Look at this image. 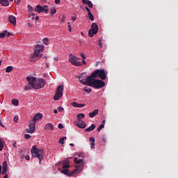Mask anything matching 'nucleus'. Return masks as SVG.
<instances>
[{"label":"nucleus","instance_id":"f257e3e1","mask_svg":"<svg viewBox=\"0 0 178 178\" xmlns=\"http://www.w3.org/2000/svg\"><path fill=\"white\" fill-rule=\"evenodd\" d=\"M88 87H92L97 90H99V88H102V87L105 86V82H104V81L95 79V78L92 76H89V78H88Z\"/></svg>","mask_w":178,"mask_h":178},{"label":"nucleus","instance_id":"f03ea898","mask_svg":"<svg viewBox=\"0 0 178 178\" xmlns=\"http://www.w3.org/2000/svg\"><path fill=\"white\" fill-rule=\"evenodd\" d=\"M31 154L33 158H38L39 159V163L41 165V161L44 159L45 154H44V149H38L36 146H33L31 149Z\"/></svg>","mask_w":178,"mask_h":178},{"label":"nucleus","instance_id":"7ed1b4c3","mask_svg":"<svg viewBox=\"0 0 178 178\" xmlns=\"http://www.w3.org/2000/svg\"><path fill=\"white\" fill-rule=\"evenodd\" d=\"M89 76L95 79L99 77L101 80H106V73L105 72V70H96L91 74V75H89Z\"/></svg>","mask_w":178,"mask_h":178},{"label":"nucleus","instance_id":"20e7f679","mask_svg":"<svg viewBox=\"0 0 178 178\" xmlns=\"http://www.w3.org/2000/svg\"><path fill=\"white\" fill-rule=\"evenodd\" d=\"M47 84V81L43 79H36L35 84L33 86L34 90H40V88H44L45 85Z\"/></svg>","mask_w":178,"mask_h":178},{"label":"nucleus","instance_id":"39448f33","mask_svg":"<svg viewBox=\"0 0 178 178\" xmlns=\"http://www.w3.org/2000/svg\"><path fill=\"white\" fill-rule=\"evenodd\" d=\"M63 85H60L58 86L56 94L54 97V101H59L60 98H62V95H63Z\"/></svg>","mask_w":178,"mask_h":178},{"label":"nucleus","instance_id":"423d86ee","mask_svg":"<svg viewBox=\"0 0 178 178\" xmlns=\"http://www.w3.org/2000/svg\"><path fill=\"white\" fill-rule=\"evenodd\" d=\"M42 51H44V45L37 44L33 56V58H41V56H42V54H40V52H42Z\"/></svg>","mask_w":178,"mask_h":178},{"label":"nucleus","instance_id":"0eeeda50","mask_svg":"<svg viewBox=\"0 0 178 178\" xmlns=\"http://www.w3.org/2000/svg\"><path fill=\"white\" fill-rule=\"evenodd\" d=\"M77 58L72 54L70 55L69 62L74 66H83V63L77 61Z\"/></svg>","mask_w":178,"mask_h":178},{"label":"nucleus","instance_id":"6e6552de","mask_svg":"<svg viewBox=\"0 0 178 178\" xmlns=\"http://www.w3.org/2000/svg\"><path fill=\"white\" fill-rule=\"evenodd\" d=\"M76 169L72 170V172H68V175L67 176L69 177H70L71 176H73V175L76 174V173H79V172H81L83 168H84V165L83 164H79L78 165L76 166Z\"/></svg>","mask_w":178,"mask_h":178},{"label":"nucleus","instance_id":"1a4fd4ad","mask_svg":"<svg viewBox=\"0 0 178 178\" xmlns=\"http://www.w3.org/2000/svg\"><path fill=\"white\" fill-rule=\"evenodd\" d=\"M29 129H27V133H31V134H33L34 131H35V122H33V120L29 121Z\"/></svg>","mask_w":178,"mask_h":178},{"label":"nucleus","instance_id":"9d476101","mask_svg":"<svg viewBox=\"0 0 178 178\" xmlns=\"http://www.w3.org/2000/svg\"><path fill=\"white\" fill-rule=\"evenodd\" d=\"M63 163V169H67V168H70V162L67 160H64L63 161H60L58 163V165H62Z\"/></svg>","mask_w":178,"mask_h":178},{"label":"nucleus","instance_id":"9b49d317","mask_svg":"<svg viewBox=\"0 0 178 178\" xmlns=\"http://www.w3.org/2000/svg\"><path fill=\"white\" fill-rule=\"evenodd\" d=\"M27 81H29V84L32 86L34 88V85L35 84V81L37 80V78L34 76H28L26 78Z\"/></svg>","mask_w":178,"mask_h":178},{"label":"nucleus","instance_id":"f8f14e48","mask_svg":"<svg viewBox=\"0 0 178 178\" xmlns=\"http://www.w3.org/2000/svg\"><path fill=\"white\" fill-rule=\"evenodd\" d=\"M75 124L76 126H77V127H79L80 129H86V126H87V124H86V122L83 120L75 122Z\"/></svg>","mask_w":178,"mask_h":178},{"label":"nucleus","instance_id":"ddd939ff","mask_svg":"<svg viewBox=\"0 0 178 178\" xmlns=\"http://www.w3.org/2000/svg\"><path fill=\"white\" fill-rule=\"evenodd\" d=\"M41 119H42V113H38L35 115L32 120L36 123L38 120H41Z\"/></svg>","mask_w":178,"mask_h":178},{"label":"nucleus","instance_id":"4468645a","mask_svg":"<svg viewBox=\"0 0 178 178\" xmlns=\"http://www.w3.org/2000/svg\"><path fill=\"white\" fill-rule=\"evenodd\" d=\"M8 22L11 23V24H13L14 26H16V17L13 15H10L8 17Z\"/></svg>","mask_w":178,"mask_h":178},{"label":"nucleus","instance_id":"2eb2a0df","mask_svg":"<svg viewBox=\"0 0 178 178\" xmlns=\"http://www.w3.org/2000/svg\"><path fill=\"white\" fill-rule=\"evenodd\" d=\"M6 172H8V162L4 161L3 163V170H2V175H6Z\"/></svg>","mask_w":178,"mask_h":178},{"label":"nucleus","instance_id":"dca6fc26","mask_svg":"<svg viewBox=\"0 0 178 178\" xmlns=\"http://www.w3.org/2000/svg\"><path fill=\"white\" fill-rule=\"evenodd\" d=\"M72 106L74 108H84L86 106V104H79L77 102H72Z\"/></svg>","mask_w":178,"mask_h":178},{"label":"nucleus","instance_id":"f3484780","mask_svg":"<svg viewBox=\"0 0 178 178\" xmlns=\"http://www.w3.org/2000/svg\"><path fill=\"white\" fill-rule=\"evenodd\" d=\"M90 30L95 31V33H98V25L95 22H92L91 25Z\"/></svg>","mask_w":178,"mask_h":178},{"label":"nucleus","instance_id":"a211bd4d","mask_svg":"<svg viewBox=\"0 0 178 178\" xmlns=\"http://www.w3.org/2000/svg\"><path fill=\"white\" fill-rule=\"evenodd\" d=\"M35 11H36L38 13H42V12H44V7L41 6V5H38L35 9Z\"/></svg>","mask_w":178,"mask_h":178},{"label":"nucleus","instance_id":"6ab92c4d","mask_svg":"<svg viewBox=\"0 0 178 178\" xmlns=\"http://www.w3.org/2000/svg\"><path fill=\"white\" fill-rule=\"evenodd\" d=\"M88 79H90V76H88L86 78V79H81V80H79V83H81L83 86H88Z\"/></svg>","mask_w":178,"mask_h":178},{"label":"nucleus","instance_id":"aec40b11","mask_svg":"<svg viewBox=\"0 0 178 178\" xmlns=\"http://www.w3.org/2000/svg\"><path fill=\"white\" fill-rule=\"evenodd\" d=\"M45 130H54V124L48 123L44 126Z\"/></svg>","mask_w":178,"mask_h":178},{"label":"nucleus","instance_id":"412c9836","mask_svg":"<svg viewBox=\"0 0 178 178\" xmlns=\"http://www.w3.org/2000/svg\"><path fill=\"white\" fill-rule=\"evenodd\" d=\"M0 3L2 6H9L8 0H0Z\"/></svg>","mask_w":178,"mask_h":178},{"label":"nucleus","instance_id":"4be33fe9","mask_svg":"<svg viewBox=\"0 0 178 178\" xmlns=\"http://www.w3.org/2000/svg\"><path fill=\"white\" fill-rule=\"evenodd\" d=\"M99 110L95 109L92 113H89L90 118H94L96 115H98Z\"/></svg>","mask_w":178,"mask_h":178},{"label":"nucleus","instance_id":"5701e85b","mask_svg":"<svg viewBox=\"0 0 178 178\" xmlns=\"http://www.w3.org/2000/svg\"><path fill=\"white\" fill-rule=\"evenodd\" d=\"M58 170H60V172L61 173H63V175H69V169L67 168H64V170H62L61 168H58Z\"/></svg>","mask_w":178,"mask_h":178},{"label":"nucleus","instance_id":"b1692460","mask_svg":"<svg viewBox=\"0 0 178 178\" xmlns=\"http://www.w3.org/2000/svg\"><path fill=\"white\" fill-rule=\"evenodd\" d=\"M85 116L86 115H84V113H79L78 114L76 119L79 122H80L82 121L81 119H84Z\"/></svg>","mask_w":178,"mask_h":178},{"label":"nucleus","instance_id":"393cba45","mask_svg":"<svg viewBox=\"0 0 178 178\" xmlns=\"http://www.w3.org/2000/svg\"><path fill=\"white\" fill-rule=\"evenodd\" d=\"M95 129V124H92L88 128L85 129V131H92Z\"/></svg>","mask_w":178,"mask_h":178},{"label":"nucleus","instance_id":"a878e982","mask_svg":"<svg viewBox=\"0 0 178 178\" xmlns=\"http://www.w3.org/2000/svg\"><path fill=\"white\" fill-rule=\"evenodd\" d=\"M97 32H95V31H92V30L90 29L88 31V35H89V37L92 38V37H94V35H95V34H97Z\"/></svg>","mask_w":178,"mask_h":178},{"label":"nucleus","instance_id":"bb28decb","mask_svg":"<svg viewBox=\"0 0 178 178\" xmlns=\"http://www.w3.org/2000/svg\"><path fill=\"white\" fill-rule=\"evenodd\" d=\"M83 161H84L81 159L78 160L77 157L74 159V163H76V164L81 163V165H83Z\"/></svg>","mask_w":178,"mask_h":178},{"label":"nucleus","instance_id":"cd10ccee","mask_svg":"<svg viewBox=\"0 0 178 178\" xmlns=\"http://www.w3.org/2000/svg\"><path fill=\"white\" fill-rule=\"evenodd\" d=\"M11 102L15 106H17L19 105V101L16 99H13Z\"/></svg>","mask_w":178,"mask_h":178},{"label":"nucleus","instance_id":"c85d7f7f","mask_svg":"<svg viewBox=\"0 0 178 178\" xmlns=\"http://www.w3.org/2000/svg\"><path fill=\"white\" fill-rule=\"evenodd\" d=\"M31 88H34L32 85H30L29 83L25 86L24 90L25 91H29V90H31Z\"/></svg>","mask_w":178,"mask_h":178},{"label":"nucleus","instance_id":"c756f323","mask_svg":"<svg viewBox=\"0 0 178 178\" xmlns=\"http://www.w3.org/2000/svg\"><path fill=\"white\" fill-rule=\"evenodd\" d=\"M83 91H85V92H91V91H92V89H91L90 88H88L87 86L83 88Z\"/></svg>","mask_w":178,"mask_h":178},{"label":"nucleus","instance_id":"7c9ffc66","mask_svg":"<svg viewBox=\"0 0 178 178\" xmlns=\"http://www.w3.org/2000/svg\"><path fill=\"white\" fill-rule=\"evenodd\" d=\"M13 67H12V66H8V67H7L6 69V73H10V72L13 71Z\"/></svg>","mask_w":178,"mask_h":178},{"label":"nucleus","instance_id":"2f4dec72","mask_svg":"<svg viewBox=\"0 0 178 178\" xmlns=\"http://www.w3.org/2000/svg\"><path fill=\"white\" fill-rule=\"evenodd\" d=\"M3 149V140L0 138V151Z\"/></svg>","mask_w":178,"mask_h":178},{"label":"nucleus","instance_id":"473e14b6","mask_svg":"<svg viewBox=\"0 0 178 178\" xmlns=\"http://www.w3.org/2000/svg\"><path fill=\"white\" fill-rule=\"evenodd\" d=\"M43 12L47 15L48 12H49V10L48 9V6H44L43 7Z\"/></svg>","mask_w":178,"mask_h":178},{"label":"nucleus","instance_id":"72a5a7b5","mask_svg":"<svg viewBox=\"0 0 178 178\" xmlns=\"http://www.w3.org/2000/svg\"><path fill=\"white\" fill-rule=\"evenodd\" d=\"M50 13L51 15H55L56 13V8L55 7L51 8Z\"/></svg>","mask_w":178,"mask_h":178},{"label":"nucleus","instance_id":"f704fd0d","mask_svg":"<svg viewBox=\"0 0 178 178\" xmlns=\"http://www.w3.org/2000/svg\"><path fill=\"white\" fill-rule=\"evenodd\" d=\"M88 16L89 17V19L91 20V22H94V15H92V13H89Z\"/></svg>","mask_w":178,"mask_h":178},{"label":"nucleus","instance_id":"c9c22d12","mask_svg":"<svg viewBox=\"0 0 178 178\" xmlns=\"http://www.w3.org/2000/svg\"><path fill=\"white\" fill-rule=\"evenodd\" d=\"M105 127V124L104 123H102L101 125H99V127L97 128V131H101V130H102V129H104Z\"/></svg>","mask_w":178,"mask_h":178},{"label":"nucleus","instance_id":"e433bc0d","mask_svg":"<svg viewBox=\"0 0 178 178\" xmlns=\"http://www.w3.org/2000/svg\"><path fill=\"white\" fill-rule=\"evenodd\" d=\"M29 17L32 19L34 20L35 17V14L34 13H29Z\"/></svg>","mask_w":178,"mask_h":178},{"label":"nucleus","instance_id":"4c0bfd02","mask_svg":"<svg viewBox=\"0 0 178 178\" xmlns=\"http://www.w3.org/2000/svg\"><path fill=\"white\" fill-rule=\"evenodd\" d=\"M6 31H4L3 32L0 33V38H3L5 35H6Z\"/></svg>","mask_w":178,"mask_h":178},{"label":"nucleus","instance_id":"58836bf2","mask_svg":"<svg viewBox=\"0 0 178 178\" xmlns=\"http://www.w3.org/2000/svg\"><path fill=\"white\" fill-rule=\"evenodd\" d=\"M28 10H29V12H33L34 8L31 5H28Z\"/></svg>","mask_w":178,"mask_h":178},{"label":"nucleus","instance_id":"ea45409f","mask_svg":"<svg viewBox=\"0 0 178 178\" xmlns=\"http://www.w3.org/2000/svg\"><path fill=\"white\" fill-rule=\"evenodd\" d=\"M24 138L26 140H29V138H31V135H30V134H25L24 135Z\"/></svg>","mask_w":178,"mask_h":178},{"label":"nucleus","instance_id":"a19ab883","mask_svg":"<svg viewBox=\"0 0 178 178\" xmlns=\"http://www.w3.org/2000/svg\"><path fill=\"white\" fill-rule=\"evenodd\" d=\"M43 42L45 45H48V38H45L43 39Z\"/></svg>","mask_w":178,"mask_h":178},{"label":"nucleus","instance_id":"79ce46f5","mask_svg":"<svg viewBox=\"0 0 178 178\" xmlns=\"http://www.w3.org/2000/svg\"><path fill=\"white\" fill-rule=\"evenodd\" d=\"M82 1L84 5H88L90 0H82Z\"/></svg>","mask_w":178,"mask_h":178},{"label":"nucleus","instance_id":"37998d69","mask_svg":"<svg viewBox=\"0 0 178 178\" xmlns=\"http://www.w3.org/2000/svg\"><path fill=\"white\" fill-rule=\"evenodd\" d=\"M64 141L65 140H63V138H60L59 140V143L63 145V144H65Z\"/></svg>","mask_w":178,"mask_h":178},{"label":"nucleus","instance_id":"c03bdc74","mask_svg":"<svg viewBox=\"0 0 178 178\" xmlns=\"http://www.w3.org/2000/svg\"><path fill=\"white\" fill-rule=\"evenodd\" d=\"M88 6H89V8H92V2H91V1H90L88 3Z\"/></svg>","mask_w":178,"mask_h":178},{"label":"nucleus","instance_id":"a18cd8bd","mask_svg":"<svg viewBox=\"0 0 178 178\" xmlns=\"http://www.w3.org/2000/svg\"><path fill=\"white\" fill-rule=\"evenodd\" d=\"M89 140L90 141V143H95V138L91 137L89 138Z\"/></svg>","mask_w":178,"mask_h":178},{"label":"nucleus","instance_id":"49530a36","mask_svg":"<svg viewBox=\"0 0 178 178\" xmlns=\"http://www.w3.org/2000/svg\"><path fill=\"white\" fill-rule=\"evenodd\" d=\"M13 120H14V122H17V120H19V116L15 115V116L14 117Z\"/></svg>","mask_w":178,"mask_h":178},{"label":"nucleus","instance_id":"de8ad7c7","mask_svg":"<svg viewBox=\"0 0 178 178\" xmlns=\"http://www.w3.org/2000/svg\"><path fill=\"white\" fill-rule=\"evenodd\" d=\"M68 29L69 31H72V25H70V22H68Z\"/></svg>","mask_w":178,"mask_h":178},{"label":"nucleus","instance_id":"09e8293b","mask_svg":"<svg viewBox=\"0 0 178 178\" xmlns=\"http://www.w3.org/2000/svg\"><path fill=\"white\" fill-rule=\"evenodd\" d=\"M90 148H95V143H92L90 144Z\"/></svg>","mask_w":178,"mask_h":178},{"label":"nucleus","instance_id":"8fccbe9b","mask_svg":"<svg viewBox=\"0 0 178 178\" xmlns=\"http://www.w3.org/2000/svg\"><path fill=\"white\" fill-rule=\"evenodd\" d=\"M6 35H7V37H10V35H12V33H9V32H8V31H6Z\"/></svg>","mask_w":178,"mask_h":178},{"label":"nucleus","instance_id":"3c124183","mask_svg":"<svg viewBox=\"0 0 178 178\" xmlns=\"http://www.w3.org/2000/svg\"><path fill=\"white\" fill-rule=\"evenodd\" d=\"M58 129H63V124H62V123L58 124Z\"/></svg>","mask_w":178,"mask_h":178},{"label":"nucleus","instance_id":"603ef678","mask_svg":"<svg viewBox=\"0 0 178 178\" xmlns=\"http://www.w3.org/2000/svg\"><path fill=\"white\" fill-rule=\"evenodd\" d=\"M99 46L100 48H102V42H101V40H99Z\"/></svg>","mask_w":178,"mask_h":178},{"label":"nucleus","instance_id":"864d4df0","mask_svg":"<svg viewBox=\"0 0 178 178\" xmlns=\"http://www.w3.org/2000/svg\"><path fill=\"white\" fill-rule=\"evenodd\" d=\"M14 148H17V143L16 142H15L13 145Z\"/></svg>","mask_w":178,"mask_h":178},{"label":"nucleus","instance_id":"5fc2aeb1","mask_svg":"<svg viewBox=\"0 0 178 178\" xmlns=\"http://www.w3.org/2000/svg\"><path fill=\"white\" fill-rule=\"evenodd\" d=\"M55 3H56V5H59V3H60V0H55Z\"/></svg>","mask_w":178,"mask_h":178},{"label":"nucleus","instance_id":"6e6d98bb","mask_svg":"<svg viewBox=\"0 0 178 178\" xmlns=\"http://www.w3.org/2000/svg\"><path fill=\"white\" fill-rule=\"evenodd\" d=\"M58 112H62V111H63V108L62 107H58Z\"/></svg>","mask_w":178,"mask_h":178},{"label":"nucleus","instance_id":"4d7b16f0","mask_svg":"<svg viewBox=\"0 0 178 178\" xmlns=\"http://www.w3.org/2000/svg\"><path fill=\"white\" fill-rule=\"evenodd\" d=\"M86 10L88 12V13H91V11L90 10V8H88V7H86Z\"/></svg>","mask_w":178,"mask_h":178},{"label":"nucleus","instance_id":"13d9d810","mask_svg":"<svg viewBox=\"0 0 178 178\" xmlns=\"http://www.w3.org/2000/svg\"><path fill=\"white\" fill-rule=\"evenodd\" d=\"M25 159H26V161H30V156H26Z\"/></svg>","mask_w":178,"mask_h":178},{"label":"nucleus","instance_id":"bf43d9fd","mask_svg":"<svg viewBox=\"0 0 178 178\" xmlns=\"http://www.w3.org/2000/svg\"><path fill=\"white\" fill-rule=\"evenodd\" d=\"M81 56L83 58V59H86V56H84V54H81Z\"/></svg>","mask_w":178,"mask_h":178},{"label":"nucleus","instance_id":"052dcab7","mask_svg":"<svg viewBox=\"0 0 178 178\" xmlns=\"http://www.w3.org/2000/svg\"><path fill=\"white\" fill-rule=\"evenodd\" d=\"M76 17H72V22H76Z\"/></svg>","mask_w":178,"mask_h":178},{"label":"nucleus","instance_id":"680f3d73","mask_svg":"<svg viewBox=\"0 0 178 178\" xmlns=\"http://www.w3.org/2000/svg\"><path fill=\"white\" fill-rule=\"evenodd\" d=\"M103 143H106V139L105 138H102Z\"/></svg>","mask_w":178,"mask_h":178},{"label":"nucleus","instance_id":"e2e57ef3","mask_svg":"<svg viewBox=\"0 0 178 178\" xmlns=\"http://www.w3.org/2000/svg\"><path fill=\"white\" fill-rule=\"evenodd\" d=\"M78 156H79V158H81V157L83 156V154L80 153V154L78 155Z\"/></svg>","mask_w":178,"mask_h":178},{"label":"nucleus","instance_id":"0e129e2a","mask_svg":"<svg viewBox=\"0 0 178 178\" xmlns=\"http://www.w3.org/2000/svg\"><path fill=\"white\" fill-rule=\"evenodd\" d=\"M22 0H17V5H19V3H20V1H21Z\"/></svg>","mask_w":178,"mask_h":178},{"label":"nucleus","instance_id":"69168bd1","mask_svg":"<svg viewBox=\"0 0 178 178\" xmlns=\"http://www.w3.org/2000/svg\"><path fill=\"white\" fill-rule=\"evenodd\" d=\"M38 19H40V17H39L38 16H36V17H35V20H36V22H37V20H38Z\"/></svg>","mask_w":178,"mask_h":178},{"label":"nucleus","instance_id":"338daca9","mask_svg":"<svg viewBox=\"0 0 178 178\" xmlns=\"http://www.w3.org/2000/svg\"><path fill=\"white\" fill-rule=\"evenodd\" d=\"M3 178H8V174H6L3 177Z\"/></svg>","mask_w":178,"mask_h":178},{"label":"nucleus","instance_id":"774afa93","mask_svg":"<svg viewBox=\"0 0 178 178\" xmlns=\"http://www.w3.org/2000/svg\"><path fill=\"white\" fill-rule=\"evenodd\" d=\"M54 113H58V110H54Z\"/></svg>","mask_w":178,"mask_h":178}]
</instances>
